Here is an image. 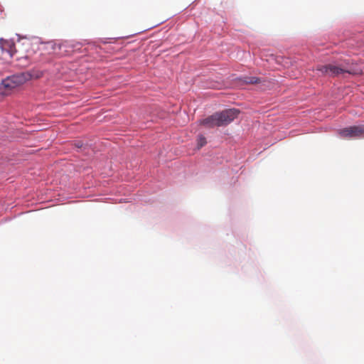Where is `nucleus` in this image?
<instances>
[{
  "mask_svg": "<svg viewBox=\"0 0 364 364\" xmlns=\"http://www.w3.org/2000/svg\"><path fill=\"white\" fill-rule=\"evenodd\" d=\"M339 135L343 138H355L364 136V125L352 126L340 129Z\"/></svg>",
  "mask_w": 364,
  "mask_h": 364,
  "instance_id": "nucleus-4",
  "label": "nucleus"
},
{
  "mask_svg": "<svg viewBox=\"0 0 364 364\" xmlns=\"http://www.w3.org/2000/svg\"><path fill=\"white\" fill-rule=\"evenodd\" d=\"M0 48L3 53L6 52L11 58H12L16 52L14 42L2 38L0 39Z\"/></svg>",
  "mask_w": 364,
  "mask_h": 364,
  "instance_id": "nucleus-5",
  "label": "nucleus"
},
{
  "mask_svg": "<svg viewBox=\"0 0 364 364\" xmlns=\"http://www.w3.org/2000/svg\"><path fill=\"white\" fill-rule=\"evenodd\" d=\"M16 59H17V60H25L26 61L25 63H23L21 64L22 66H27L30 63L28 56H24V57L23 56H18Z\"/></svg>",
  "mask_w": 364,
  "mask_h": 364,
  "instance_id": "nucleus-7",
  "label": "nucleus"
},
{
  "mask_svg": "<svg viewBox=\"0 0 364 364\" xmlns=\"http://www.w3.org/2000/svg\"><path fill=\"white\" fill-rule=\"evenodd\" d=\"M240 111L236 109H225L203 119L201 124L207 128L225 126L237 117Z\"/></svg>",
  "mask_w": 364,
  "mask_h": 364,
  "instance_id": "nucleus-3",
  "label": "nucleus"
},
{
  "mask_svg": "<svg viewBox=\"0 0 364 364\" xmlns=\"http://www.w3.org/2000/svg\"><path fill=\"white\" fill-rule=\"evenodd\" d=\"M42 76L43 72L36 69L9 76L2 80L0 83V95L7 96L10 95L14 90L23 85L27 81L33 78L38 79Z\"/></svg>",
  "mask_w": 364,
  "mask_h": 364,
  "instance_id": "nucleus-1",
  "label": "nucleus"
},
{
  "mask_svg": "<svg viewBox=\"0 0 364 364\" xmlns=\"http://www.w3.org/2000/svg\"><path fill=\"white\" fill-rule=\"evenodd\" d=\"M260 82L259 78L257 77H245V82L247 84H257Z\"/></svg>",
  "mask_w": 364,
  "mask_h": 364,
  "instance_id": "nucleus-6",
  "label": "nucleus"
},
{
  "mask_svg": "<svg viewBox=\"0 0 364 364\" xmlns=\"http://www.w3.org/2000/svg\"><path fill=\"white\" fill-rule=\"evenodd\" d=\"M76 146L77 148H81L82 146V144L80 143H77V144H76Z\"/></svg>",
  "mask_w": 364,
  "mask_h": 364,
  "instance_id": "nucleus-9",
  "label": "nucleus"
},
{
  "mask_svg": "<svg viewBox=\"0 0 364 364\" xmlns=\"http://www.w3.org/2000/svg\"><path fill=\"white\" fill-rule=\"evenodd\" d=\"M206 144V139L204 136H200L198 139V144L199 147H202Z\"/></svg>",
  "mask_w": 364,
  "mask_h": 364,
  "instance_id": "nucleus-8",
  "label": "nucleus"
},
{
  "mask_svg": "<svg viewBox=\"0 0 364 364\" xmlns=\"http://www.w3.org/2000/svg\"><path fill=\"white\" fill-rule=\"evenodd\" d=\"M316 70L320 72L321 75L333 77L344 73H348L353 75L362 74V70L349 60H344L336 64L318 65Z\"/></svg>",
  "mask_w": 364,
  "mask_h": 364,
  "instance_id": "nucleus-2",
  "label": "nucleus"
}]
</instances>
